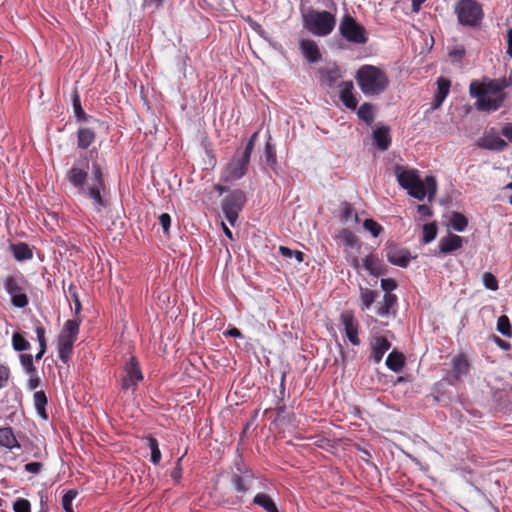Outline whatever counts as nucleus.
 I'll return each mask as SVG.
<instances>
[{
  "label": "nucleus",
  "mask_w": 512,
  "mask_h": 512,
  "mask_svg": "<svg viewBox=\"0 0 512 512\" xmlns=\"http://www.w3.org/2000/svg\"><path fill=\"white\" fill-rule=\"evenodd\" d=\"M65 179L81 197L90 202L94 212L102 213L110 206L104 170L96 160L90 162L87 155L75 160Z\"/></svg>",
  "instance_id": "1"
},
{
  "label": "nucleus",
  "mask_w": 512,
  "mask_h": 512,
  "mask_svg": "<svg viewBox=\"0 0 512 512\" xmlns=\"http://www.w3.org/2000/svg\"><path fill=\"white\" fill-rule=\"evenodd\" d=\"M259 132H254L247 140L244 149L236 150L235 155L222 169L220 180L222 182H233L240 180L248 171L251 154L254 150Z\"/></svg>",
  "instance_id": "2"
},
{
  "label": "nucleus",
  "mask_w": 512,
  "mask_h": 512,
  "mask_svg": "<svg viewBox=\"0 0 512 512\" xmlns=\"http://www.w3.org/2000/svg\"><path fill=\"white\" fill-rule=\"evenodd\" d=\"M355 79L360 90L366 96L380 95L389 83L386 74L372 65L361 66L356 72Z\"/></svg>",
  "instance_id": "3"
},
{
  "label": "nucleus",
  "mask_w": 512,
  "mask_h": 512,
  "mask_svg": "<svg viewBox=\"0 0 512 512\" xmlns=\"http://www.w3.org/2000/svg\"><path fill=\"white\" fill-rule=\"evenodd\" d=\"M303 28L314 36L325 37L336 26V17L329 11L308 8L302 11Z\"/></svg>",
  "instance_id": "4"
},
{
  "label": "nucleus",
  "mask_w": 512,
  "mask_h": 512,
  "mask_svg": "<svg viewBox=\"0 0 512 512\" xmlns=\"http://www.w3.org/2000/svg\"><path fill=\"white\" fill-rule=\"evenodd\" d=\"M4 291L10 298V304L18 309H23L29 304V283L20 272L6 275L1 279Z\"/></svg>",
  "instance_id": "5"
},
{
  "label": "nucleus",
  "mask_w": 512,
  "mask_h": 512,
  "mask_svg": "<svg viewBox=\"0 0 512 512\" xmlns=\"http://www.w3.org/2000/svg\"><path fill=\"white\" fill-rule=\"evenodd\" d=\"M235 470L230 476V484L236 493V500L233 503L241 504L243 497L250 493L253 482L256 479L253 470L239 457L234 462Z\"/></svg>",
  "instance_id": "6"
},
{
  "label": "nucleus",
  "mask_w": 512,
  "mask_h": 512,
  "mask_svg": "<svg viewBox=\"0 0 512 512\" xmlns=\"http://www.w3.org/2000/svg\"><path fill=\"white\" fill-rule=\"evenodd\" d=\"M340 35L349 43L364 45L368 42L366 29L354 17L345 14L338 27Z\"/></svg>",
  "instance_id": "7"
},
{
  "label": "nucleus",
  "mask_w": 512,
  "mask_h": 512,
  "mask_svg": "<svg viewBox=\"0 0 512 512\" xmlns=\"http://www.w3.org/2000/svg\"><path fill=\"white\" fill-rule=\"evenodd\" d=\"M456 14L460 24L470 27L477 26L483 18L482 7L475 0L459 1L456 6Z\"/></svg>",
  "instance_id": "8"
},
{
  "label": "nucleus",
  "mask_w": 512,
  "mask_h": 512,
  "mask_svg": "<svg viewBox=\"0 0 512 512\" xmlns=\"http://www.w3.org/2000/svg\"><path fill=\"white\" fill-rule=\"evenodd\" d=\"M246 202V195L244 191L240 189H235L231 191L222 202V212L230 223L231 226H234L238 220L239 213L244 207Z\"/></svg>",
  "instance_id": "9"
},
{
  "label": "nucleus",
  "mask_w": 512,
  "mask_h": 512,
  "mask_svg": "<svg viewBox=\"0 0 512 512\" xmlns=\"http://www.w3.org/2000/svg\"><path fill=\"white\" fill-rule=\"evenodd\" d=\"M481 84L478 81H472L469 85V93L472 98H476V107L479 111L494 112L497 111L504 102V97H493L481 90Z\"/></svg>",
  "instance_id": "10"
},
{
  "label": "nucleus",
  "mask_w": 512,
  "mask_h": 512,
  "mask_svg": "<svg viewBox=\"0 0 512 512\" xmlns=\"http://www.w3.org/2000/svg\"><path fill=\"white\" fill-rule=\"evenodd\" d=\"M383 254L390 264L401 268L408 267L411 260L416 258L415 256L411 255L408 249L400 248L392 241L386 242L383 249Z\"/></svg>",
  "instance_id": "11"
},
{
  "label": "nucleus",
  "mask_w": 512,
  "mask_h": 512,
  "mask_svg": "<svg viewBox=\"0 0 512 512\" xmlns=\"http://www.w3.org/2000/svg\"><path fill=\"white\" fill-rule=\"evenodd\" d=\"M437 193V182L434 176L427 175L424 180H420L417 184L413 185L412 188L407 190V194L419 201H422L425 197L431 202Z\"/></svg>",
  "instance_id": "12"
},
{
  "label": "nucleus",
  "mask_w": 512,
  "mask_h": 512,
  "mask_svg": "<svg viewBox=\"0 0 512 512\" xmlns=\"http://www.w3.org/2000/svg\"><path fill=\"white\" fill-rule=\"evenodd\" d=\"M393 174L396 177L399 186L406 191L421 180L418 170L407 168L406 166L399 164L394 166Z\"/></svg>",
  "instance_id": "13"
},
{
  "label": "nucleus",
  "mask_w": 512,
  "mask_h": 512,
  "mask_svg": "<svg viewBox=\"0 0 512 512\" xmlns=\"http://www.w3.org/2000/svg\"><path fill=\"white\" fill-rule=\"evenodd\" d=\"M477 146L481 149L501 152L507 147V143L494 129H491L477 140Z\"/></svg>",
  "instance_id": "14"
},
{
  "label": "nucleus",
  "mask_w": 512,
  "mask_h": 512,
  "mask_svg": "<svg viewBox=\"0 0 512 512\" xmlns=\"http://www.w3.org/2000/svg\"><path fill=\"white\" fill-rule=\"evenodd\" d=\"M144 376L136 357L130 356L123 368L122 384H137L143 381Z\"/></svg>",
  "instance_id": "15"
},
{
  "label": "nucleus",
  "mask_w": 512,
  "mask_h": 512,
  "mask_svg": "<svg viewBox=\"0 0 512 512\" xmlns=\"http://www.w3.org/2000/svg\"><path fill=\"white\" fill-rule=\"evenodd\" d=\"M340 322H341V325L343 326L345 335H346L347 339L349 340V342L353 346L360 345L361 341L358 336L359 324H358L357 320L355 319V317L351 313H348V312L342 313L340 315Z\"/></svg>",
  "instance_id": "16"
},
{
  "label": "nucleus",
  "mask_w": 512,
  "mask_h": 512,
  "mask_svg": "<svg viewBox=\"0 0 512 512\" xmlns=\"http://www.w3.org/2000/svg\"><path fill=\"white\" fill-rule=\"evenodd\" d=\"M318 73L321 84L329 89L334 88L337 81L342 77L341 69L336 62L320 68Z\"/></svg>",
  "instance_id": "17"
},
{
  "label": "nucleus",
  "mask_w": 512,
  "mask_h": 512,
  "mask_svg": "<svg viewBox=\"0 0 512 512\" xmlns=\"http://www.w3.org/2000/svg\"><path fill=\"white\" fill-rule=\"evenodd\" d=\"M299 49L303 58L310 64L318 63L322 60V54L315 41L310 39H301Z\"/></svg>",
  "instance_id": "18"
},
{
  "label": "nucleus",
  "mask_w": 512,
  "mask_h": 512,
  "mask_svg": "<svg viewBox=\"0 0 512 512\" xmlns=\"http://www.w3.org/2000/svg\"><path fill=\"white\" fill-rule=\"evenodd\" d=\"M339 98L342 104L350 109L355 110L357 108L358 100L352 93L353 90V82L352 81H343L339 85Z\"/></svg>",
  "instance_id": "19"
},
{
  "label": "nucleus",
  "mask_w": 512,
  "mask_h": 512,
  "mask_svg": "<svg viewBox=\"0 0 512 512\" xmlns=\"http://www.w3.org/2000/svg\"><path fill=\"white\" fill-rule=\"evenodd\" d=\"M452 375L455 380H460L470 372V362L466 354L460 353L453 357L451 362Z\"/></svg>",
  "instance_id": "20"
},
{
  "label": "nucleus",
  "mask_w": 512,
  "mask_h": 512,
  "mask_svg": "<svg viewBox=\"0 0 512 512\" xmlns=\"http://www.w3.org/2000/svg\"><path fill=\"white\" fill-rule=\"evenodd\" d=\"M372 137L375 146L380 151H386L391 146L392 139L390 135V128L387 125L377 126L373 130Z\"/></svg>",
  "instance_id": "21"
},
{
  "label": "nucleus",
  "mask_w": 512,
  "mask_h": 512,
  "mask_svg": "<svg viewBox=\"0 0 512 512\" xmlns=\"http://www.w3.org/2000/svg\"><path fill=\"white\" fill-rule=\"evenodd\" d=\"M391 348V343L384 336H377L371 342V359L374 363H380L385 353Z\"/></svg>",
  "instance_id": "22"
},
{
  "label": "nucleus",
  "mask_w": 512,
  "mask_h": 512,
  "mask_svg": "<svg viewBox=\"0 0 512 512\" xmlns=\"http://www.w3.org/2000/svg\"><path fill=\"white\" fill-rule=\"evenodd\" d=\"M463 245L462 237L456 234H448L439 240V253L446 255L459 250Z\"/></svg>",
  "instance_id": "23"
},
{
  "label": "nucleus",
  "mask_w": 512,
  "mask_h": 512,
  "mask_svg": "<svg viewBox=\"0 0 512 512\" xmlns=\"http://www.w3.org/2000/svg\"><path fill=\"white\" fill-rule=\"evenodd\" d=\"M9 250L17 262H25L33 258V249L25 242H10Z\"/></svg>",
  "instance_id": "24"
},
{
  "label": "nucleus",
  "mask_w": 512,
  "mask_h": 512,
  "mask_svg": "<svg viewBox=\"0 0 512 512\" xmlns=\"http://www.w3.org/2000/svg\"><path fill=\"white\" fill-rule=\"evenodd\" d=\"M450 86V81L444 77H440L437 80V92L435 93L432 102L433 109H438L442 105L449 93Z\"/></svg>",
  "instance_id": "25"
},
{
  "label": "nucleus",
  "mask_w": 512,
  "mask_h": 512,
  "mask_svg": "<svg viewBox=\"0 0 512 512\" xmlns=\"http://www.w3.org/2000/svg\"><path fill=\"white\" fill-rule=\"evenodd\" d=\"M19 359L22 368L29 375L28 384H40V379L37 377V370L34 366L32 355L22 353L20 354Z\"/></svg>",
  "instance_id": "26"
},
{
  "label": "nucleus",
  "mask_w": 512,
  "mask_h": 512,
  "mask_svg": "<svg viewBox=\"0 0 512 512\" xmlns=\"http://www.w3.org/2000/svg\"><path fill=\"white\" fill-rule=\"evenodd\" d=\"M397 300L398 299L395 294H384L383 304L380 305L376 310L377 315L380 317L395 315Z\"/></svg>",
  "instance_id": "27"
},
{
  "label": "nucleus",
  "mask_w": 512,
  "mask_h": 512,
  "mask_svg": "<svg viewBox=\"0 0 512 512\" xmlns=\"http://www.w3.org/2000/svg\"><path fill=\"white\" fill-rule=\"evenodd\" d=\"M75 342H76L75 340L66 338L64 336L58 337V342H57L58 358L64 364L68 363Z\"/></svg>",
  "instance_id": "28"
},
{
  "label": "nucleus",
  "mask_w": 512,
  "mask_h": 512,
  "mask_svg": "<svg viewBox=\"0 0 512 512\" xmlns=\"http://www.w3.org/2000/svg\"><path fill=\"white\" fill-rule=\"evenodd\" d=\"M362 265L364 269L372 276L378 277L385 273L383 265L379 259L372 254L362 258Z\"/></svg>",
  "instance_id": "29"
},
{
  "label": "nucleus",
  "mask_w": 512,
  "mask_h": 512,
  "mask_svg": "<svg viewBox=\"0 0 512 512\" xmlns=\"http://www.w3.org/2000/svg\"><path fill=\"white\" fill-rule=\"evenodd\" d=\"M0 446L5 447L9 450L21 448V445L16 439L13 429L11 427L0 428Z\"/></svg>",
  "instance_id": "30"
},
{
  "label": "nucleus",
  "mask_w": 512,
  "mask_h": 512,
  "mask_svg": "<svg viewBox=\"0 0 512 512\" xmlns=\"http://www.w3.org/2000/svg\"><path fill=\"white\" fill-rule=\"evenodd\" d=\"M95 132L88 127H80L77 131V146L80 149H87L94 141Z\"/></svg>",
  "instance_id": "31"
},
{
  "label": "nucleus",
  "mask_w": 512,
  "mask_h": 512,
  "mask_svg": "<svg viewBox=\"0 0 512 512\" xmlns=\"http://www.w3.org/2000/svg\"><path fill=\"white\" fill-rule=\"evenodd\" d=\"M72 106H73L74 116H75L77 122L82 123V122H90L92 120L96 121L91 115L86 114L85 111L83 110L81 101H80V96L77 91H74V94L72 97Z\"/></svg>",
  "instance_id": "32"
},
{
  "label": "nucleus",
  "mask_w": 512,
  "mask_h": 512,
  "mask_svg": "<svg viewBox=\"0 0 512 512\" xmlns=\"http://www.w3.org/2000/svg\"><path fill=\"white\" fill-rule=\"evenodd\" d=\"M253 504L261 507L266 512H279L274 500L266 493H257L253 498Z\"/></svg>",
  "instance_id": "33"
},
{
  "label": "nucleus",
  "mask_w": 512,
  "mask_h": 512,
  "mask_svg": "<svg viewBox=\"0 0 512 512\" xmlns=\"http://www.w3.org/2000/svg\"><path fill=\"white\" fill-rule=\"evenodd\" d=\"M405 364V357L404 355L394 349L392 352H390L386 358V366L394 371L399 372L403 368Z\"/></svg>",
  "instance_id": "34"
},
{
  "label": "nucleus",
  "mask_w": 512,
  "mask_h": 512,
  "mask_svg": "<svg viewBox=\"0 0 512 512\" xmlns=\"http://www.w3.org/2000/svg\"><path fill=\"white\" fill-rule=\"evenodd\" d=\"M81 321L79 319H69L65 322L64 328L59 336H64L66 338L77 340V336L79 334V327Z\"/></svg>",
  "instance_id": "35"
},
{
  "label": "nucleus",
  "mask_w": 512,
  "mask_h": 512,
  "mask_svg": "<svg viewBox=\"0 0 512 512\" xmlns=\"http://www.w3.org/2000/svg\"><path fill=\"white\" fill-rule=\"evenodd\" d=\"M377 298V292L368 288L360 287V308L362 311L370 309Z\"/></svg>",
  "instance_id": "36"
},
{
  "label": "nucleus",
  "mask_w": 512,
  "mask_h": 512,
  "mask_svg": "<svg viewBox=\"0 0 512 512\" xmlns=\"http://www.w3.org/2000/svg\"><path fill=\"white\" fill-rule=\"evenodd\" d=\"M450 224L454 231L463 232L468 226L467 217L460 212H452L450 217Z\"/></svg>",
  "instance_id": "37"
},
{
  "label": "nucleus",
  "mask_w": 512,
  "mask_h": 512,
  "mask_svg": "<svg viewBox=\"0 0 512 512\" xmlns=\"http://www.w3.org/2000/svg\"><path fill=\"white\" fill-rule=\"evenodd\" d=\"M481 84V88L479 90L489 94V95H492L493 97H506L505 93H501L499 87L497 85V81H495V79H484L483 83H480Z\"/></svg>",
  "instance_id": "38"
},
{
  "label": "nucleus",
  "mask_w": 512,
  "mask_h": 512,
  "mask_svg": "<svg viewBox=\"0 0 512 512\" xmlns=\"http://www.w3.org/2000/svg\"><path fill=\"white\" fill-rule=\"evenodd\" d=\"M34 404L37 413L43 418L47 419L48 415L46 413V405H47V397L44 391H36L34 393Z\"/></svg>",
  "instance_id": "39"
},
{
  "label": "nucleus",
  "mask_w": 512,
  "mask_h": 512,
  "mask_svg": "<svg viewBox=\"0 0 512 512\" xmlns=\"http://www.w3.org/2000/svg\"><path fill=\"white\" fill-rule=\"evenodd\" d=\"M357 116L367 125H371L374 121L373 105L371 103H363L357 111Z\"/></svg>",
  "instance_id": "40"
},
{
  "label": "nucleus",
  "mask_w": 512,
  "mask_h": 512,
  "mask_svg": "<svg viewBox=\"0 0 512 512\" xmlns=\"http://www.w3.org/2000/svg\"><path fill=\"white\" fill-rule=\"evenodd\" d=\"M146 444L151 451V462L154 464H159L161 461V451L159 449L158 441L153 436L146 437Z\"/></svg>",
  "instance_id": "41"
},
{
  "label": "nucleus",
  "mask_w": 512,
  "mask_h": 512,
  "mask_svg": "<svg viewBox=\"0 0 512 512\" xmlns=\"http://www.w3.org/2000/svg\"><path fill=\"white\" fill-rule=\"evenodd\" d=\"M343 244L349 248H359V238L349 229H343L340 234Z\"/></svg>",
  "instance_id": "42"
},
{
  "label": "nucleus",
  "mask_w": 512,
  "mask_h": 512,
  "mask_svg": "<svg viewBox=\"0 0 512 512\" xmlns=\"http://www.w3.org/2000/svg\"><path fill=\"white\" fill-rule=\"evenodd\" d=\"M437 236V226L435 223H427L422 227V242L431 243Z\"/></svg>",
  "instance_id": "43"
},
{
  "label": "nucleus",
  "mask_w": 512,
  "mask_h": 512,
  "mask_svg": "<svg viewBox=\"0 0 512 512\" xmlns=\"http://www.w3.org/2000/svg\"><path fill=\"white\" fill-rule=\"evenodd\" d=\"M12 346L14 350L18 352H23L30 348V343L28 340L25 339L23 335H21L18 332H15L12 335Z\"/></svg>",
  "instance_id": "44"
},
{
  "label": "nucleus",
  "mask_w": 512,
  "mask_h": 512,
  "mask_svg": "<svg viewBox=\"0 0 512 512\" xmlns=\"http://www.w3.org/2000/svg\"><path fill=\"white\" fill-rule=\"evenodd\" d=\"M497 331L504 337L512 336V327L508 316L502 315L497 320Z\"/></svg>",
  "instance_id": "45"
},
{
  "label": "nucleus",
  "mask_w": 512,
  "mask_h": 512,
  "mask_svg": "<svg viewBox=\"0 0 512 512\" xmlns=\"http://www.w3.org/2000/svg\"><path fill=\"white\" fill-rule=\"evenodd\" d=\"M354 218V221L357 222L359 220L358 214L354 211L353 206L344 201L341 203V220L343 222H347L350 218Z\"/></svg>",
  "instance_id": "46"
},
{
  "label": "nucleus",
  "mask_w": 512,
  "mask_h": 512,
  "mask_svg": "<svg viewBox=\"0 0 512 512\" xmlns=\"http://www.w3.org/2000/svg\"><path fill=\"white\" fill-rule=\"evenodd\" d=\"M279 253L281 256L285 258H295L298 263H302L304 261V253L299 250H293L286 246L279 247Z\"/></svg>",
  "instance_id": "47"
},
{
  "label": "nucleus",
  "mask_w": 512,
  "mask_h": 512,
  "mask_svg": "<svg viewBox=\"0 0 512 512\" xmlns=\"http://www.w3.org/2000/svg\"><path fill=\"white\" fill-rule=\"evenodd\" d=\"M363 227L374 238L378 237L383 231V227L372 218L365 219L363 222Z\"/></svg>",
  "instance_id": "48"
},
{
  "label": "nucleus",
  "mask_w": 512,
  "mask_h": 512,
  "mask_svg": "<svg viewBox=\"0 0 512 512\" xmlns=\"http://www.w3.org/2000/svg\"><path fill=\"white\" fill-rule=\"evenodd\" d=\"M76 490H68L62 497V506L65 512H74L72 508V501L77 496Z\"/></svg>",
  "instance_id": "49"
},
{
  "label": "nucleus",
  "mask_w": 512,
  "mask_h": 512,
  "mask_svg": "<svg viewBox=\"0 0 512 512\" xmlns=\"http://www.w3.org/2000/svg\"><path fill=\"white\" fill-rule=\"evenodd\" d=\"M482 280L484 287L490 291H496L499 288L497 278L490 272H485Z\"/></svg>",
  "instance_id": "50"
},
{
  "label": "nucleus",
  "mask_w": 512,
  "mask_h": 512,
  "mask_svg": "<svg viewBox=\"0 0 512 512\" xmlns=\"http://www.w3.org/2000/svg\"><path fill=\"white\" fill-rule=\"evenodd\" d=\"M270 139H271V137L269 136V139H268V141L265 144V148H264V153L263 154H264L265 161L269 165H273V164L276 163V151H275L274 145H272L270 143Z\"/></svg>",
  "instance_id": "51"
},
{
  "label": "nucleus",
  "mask_w": 512,
  "mask_h": 512,
  "mask_svg": "<svg viewBox=\"0 0 512 512\" xmlns=\"http://www.w3.org/2000/svg\"><path fill=\"white\" fill-rule=\"evenodd\" d=\"M13 510L14 512H31V504L25 498H18L13 503Z\"/></svg>",
  "instance_id": "52"
},
{
  "label": "nucleus",
  "mask_w": 512,
  "mask_h": 512,
  "mask_svg": "<svg viewBox=\"0 0 512 512\" xmlns=\"http://www.w3.org/2000/svg\"><path fill=\"white\" fill-rule=\"evenodd\" d=\"M189 60L190 58L186 52L182 53L181 51H179V55L177 56V66L184 77H186L187 62Z\"/></svg>",
  "instance_id": "53"
},
{
  "label": "nucleus",
  "mask_w": 512,
  "mask_h": 512,
  "mask_svg": "<svg viewBox=\"0 0 512 512\" xmlns=\"http://www.w3.org/2000/svg\"><path fill=\"white\" fill-rule=\"evenodd\" d=\"M380 286L385 294H392L391 292L397 288V283L392 278H382L380 281Z\"/></svg>",
  "instance_id": "54"
},
{
  "label": "nucleus",
  "mask_w": 512,
  "mask_h": 512,
  "mask_svg": "<svg viewBox=\"0 0 512 512\" xmlns=\"http://www.w3.org/2000/svg\"><path fill=\"white\" fill-rule=\"evenodd\" d=\"M465 48L463 46L454 47L449 51V57L453 62H461L465 56Z\"/></svg>",
  "instance_id": "55"
},
{
  "label": "nucleus",
  "mask_w": 512,
  "mask_h": 512,
  "mask_svg": "<svg viewBox=\"0 0 512 512\" xmlns=\"http://www.w3.org/2000/svg\"><path fill=\"white\" fill-rule=\"evenodd\" d=\"M68 290H69V293L74 301V305H75L74 312L76 315H78L81 312V308H82L78 293L76 291V288L72 284L69 286Z\"/></svg>",
  "instance_id": "56"
},
{
  "label": "nucleus",
  "mask_w": 512,
  "mask_h": 512,
  "mask_svg": "<svg viewBox=\"0 0 512 512\" xmlns=\"http://www.w3.org/2000/svg\"><path fill=\"white\" fill-rule=\"evenodd\" d=\"M182 459H183V456L177 459L176 465L170 474L171 478L176 483H179L181 480V477H182V465H181Z\"/></svg>",
  "instance_id": "57"
},
{
  "label": "nucleus",
  "mask_w": 512,
  "mask_h": 512,
  "mask_svg": "<svg viewBox=\"0 0 512 512\" xmlns=\"http://www.w3.org/2000/svg\"><path fill=\"white\" fill-rule=\"evenodd\" d=\"M223 336L225 337H232V338H239V339H244V335L242 334V332L236 328L235 326H232V325H229L224 331H223Z\"/></svg>",
  "instance_id": "58"
},
{
  "label": "nucleus",
  "mask_w": 512,
  "mask_h": 512,
  "mask_svg": "<svg viewBox=\"0 0 512 512\" xmlns=\"http://www.w3.org/2000/svg\"><path fill=\"white\" fill-rule=\"evenodd\" d=\"M159 223L162 227L163 232L167 234L171 226V216L168 213H162L159 216Z\"/></svg>",
  "instance_id": "59"
},
{
  "label": "nucleus",
  "mask_w": 512,
  "mask_h": 512,
  "mask_svg": "<svg viewBox=\"0 0 512 512\" xmlns=\"http://www.w3.org/2000/svg\"><path fill=\"white\" fill-rule=\"evenodd\" d=\"M417 212L422 219L430 218L433 215L432 209L426 204H418Z\"/></svg>",
  "instance_id": "60"
},
{
  "label": "nucleus",
  "mask_w": 512,
  "mask_h": 512,
  "mask_svg": "<svg viewBox=\"0 0 512 512\" xmlns=\"http://www.w3.org/2000/svg\"><path fill=\"white\" fill-rule=\"evenodd\" d=\"M43 468V464L41 462H30L24 466L25 471L31 474H39Z\"/></svg>",
  "instance_id": "61"
},
{
  "label": "nucleus",
  "mask_w": 512,
  "mask_h": 512,
  "mask_svg": "<svg viewBox=\"0 0 512 512\" xmlns=\"http://www.w3.org/2000/svg\"><path fill=\"white\" fill-rule=\"evenodd\" d=\"M165 0H143L142 6L144 8L152 7L154 9H159Z\"/></svg>",
  "instance_id": "62"
},
{
  "label": "nucleus",
  "mask_w": 512,
  "mask_h": 512,
  "mask_svg": "<svg viewBox=\"0 0 512 512\" xmlns=\"http://www.w3.org/2000/svg\"><path fill=\"white\" fill-rule=\"evenodd\" d=\"M506 42H507L506 54L509 58H512V28H509L507 30Z\"/></svg>",
  "instance_id": "63"
},
{
  "label": "nucleus",
  "mask_w": 512,
  "mask_h": 512,
  "mask_svg": "<svg viewBox=\"0 0 512 512\" xmlns=\"http://www.w3.org/2000/svg\"><path fill=\"white\" fill-rule=\"evenodd\" d=\"M502 134L505 136L510 142H512V123L506 124L502 128Z\"/></svg>",
  "instance_id": "64"
}]
</instances>
